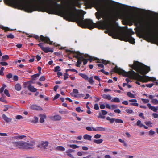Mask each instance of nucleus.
Wrapping results in <instances>:
<instances>
[{
  "label": "nucleus",
  "instance_id": "12",
  "mask_svg": "<svg viewBox=\"0 0 158 158\" xmlns=\"http://www.w3.org/2000/svg\"><path fill=\"white\" fill-rule=\"evenodd\" d=\"M131 20L134 23L135 25H136V26L139 25L141 27H144V22L143 20L137 19L135 17L132 18Z\"/></svg>",
  "mask_w": 158,
  "mask_h": 158
},
{
  "label": "nucleus",
  "instance_id": "35",
  "mask_svg": "<svg viewBox=\"0 0 158 158\" xmlns=\"http://www.w3.org/2000/svg\"><path fill=\"white\" fill-rule=\"evenodd\" d=\"M40 75L39 73L35 74L31 76V77L33 79V80H35V78L38 77Z\"/></svg>",
  "mask_w": 158,
  "mask_h": 158
},
{
  "label": "nucleus",
  "instance_id": "61",
  "mask_svg": "<svg viewBox=\"0 0 158 158\" xmlns=\"http://www.w3.org/2000/svg\"><path fill=\"white\" fill-rule=\"evenodd\" d=\"M102 114L104 115L106 114L108 112L106 110H101Z\"/></svg>",
  "mask_w": 158,
  "mask_h": 158
},
{
  "label": "nucleus",
  "instance_id": "8",
  "mask_svg": "<svg viewBox=\"0 0 158 158\" xmlns=\"http://www.w3.org/2000/svg\"><path fill=\"white\" fill-rule=\"evenodd\" d=\"M98 24L104 29L108 30V31H109V34L110 35H114L115 34V31L110 29L109 24L107 22L101 21L98 22Z\"/></svg>",
  "mask_w": 158,
  "mask_h": 158
},
{
  "label": "nucleus",
  "instance_id": "62",
  "mask_svg": "<svg viewBox=\"0 0 158 158\" xmlns=\"http://www.w3.org/2000/svg\"><path fill=\"white\" fill-rule=\"evenodd\" d=\"M111 109L112 110H114L117 108V106L115 105H111Z\"/></svg>",
  "mask_w": 158,
  "mask_h": 158
},
{
  "label": "nucleus",
  "instance_id": "9",
  "mask_svg": "<svg viewBox=\"0 0 158 158\" xmlns=\"http://www.w3.org/2000/svg\"><path fill=\"white\" fill-rule=\"evenodd\" d=\"M145 34L148 39L158 41V34L152 32L150 30L145 31Z\"/></svg>",
  "mask_w": 158,
  "mask_h": 158
},
{
  "label": "nucleus",
  "instance_id": "40",
  "mask_svg": "<svg viewBox=\"0 0 158 158\" xmlns=\"http://www.w3.org/2000/svg\"><path fill=\"white\" fill-rule=\"evenodd\" d=\"M69 147L72 148L73 149H76L79 147V146L75 144H70L69 145Z\"/></svg>",
  "mask_w": 158,
  "mask_h": 158
},
{
  "label": "nucleus",
  "instance_id": "17",
  "mask_svg": "<svg viewBox=\"0 0 158 158\" xmlns=\"http://www.w3.org/2000/svg\"><path fill=\"white\" fill-rule=\"evenodd\" d=\"M28 90L31 92H36L37 90V89L35 88L34 86H32L31 84H29L27 86Z\"/></svg>",
  "mask_w": 158,
  "mask_h": 158
},
{
  "label": "nucleus",
  "instance_id": "14",
  "mask_svg": "<svg viewBox=\"0 0 158 158\" xmlns=\"http://www.w3.org/2000/svg\"><path fill=\"white\" fill-rule=\"evenodd\" d=\"M49 118L53 121H60L61 120L62 117L59 115H55L54 116L49 117Z\"/></svg>",
  "mask_w": 158,
  "mask_h": 158
},
{
  "label": "nucleus",
  "instance_id": "53",
  "mask_svg": "<svg viewBox=\"0 0 158 158\" xmlns=\"http://www.w3.org/2000/svg\"><path fill=\"white\" fill-rule=\"evenodd\" d=\"M17 119H20L23 118V117L20 115H17L15 117Z\"/></svg>",
  "mask_w": 158,
  "mask_h": 158
},
{
  "label": "nucleus",
  "instance_id": "38",
  "mask_svg": "<svg viewBox=\"0 0 158 158\" xmlns=\"http://www.w3.org/2000/svg\"><path fill=\"white\" fill-rule=\"evenodd\" d=\"M4 93L8 97H10V94L9 93L8 90L6 89L4 90Z\"/></svg>",
  "mask_w": 158,
  "mask_h": 158
},
{
  "label": "nucleus",
  "instance_id": "63",
  "mask_svg": "<svg viewBox=\"0 0 158 158\" xmlns=\"http://www.w3.org/2000/svg\"><path fill=\"white\" fill-rule=\"evenodd\" d=\"M45 80V78L44 76H43L41 77L40 78L39 80L40 81H43Z\"/></svg>",
  "mask_w": 158,
  "mask_h": 158
},
{
  "label": "nucleus",
  "instance_id": "39",
  "mask_svg": "<svg viewBox=\"0 0 158 158\" xmlns=\"http://www.w3.org/2000/svg\"><path fill=\"white\" fill-rule=\"evenodd\" d=\"M38 121V118L37 117L35 116L34 117V119L32 121V122L34 123H36Z\"/></svg>",
  "mask_w": 158,
  "mask_h": 158
},
{
  "label": "nucleus",
  "instance_id": "42",
  "mask_svg": "<svg viewBox=\"0 0 158 158\" xmlns=\"http://www.w3.org/2000/svg\"><path fill=\"white\" fill-rule=\"evenodd\" d=\"M4 106V108L3 110V111H7L9 108L10 107V106H7V105H5Z\"/></svg>",
  "mask_w": 158,
  "mask_h": 158
},
{
  "label": "nucleus",
  "instance_id": "28",
  "mask_svg": "<svg viewBox=\"0 0 158 158\" xmlns=\"http://www.w3.org/2000/svg\"><path fill=\"white\" fill-rule=\"evenodd\" d=\"M98 61L97 62V63H102V64H104L105 65H106L108 63V62L107 61L103 59L100 60L98 59Z\"/></svg>",
  "mask_w": 158,
  "mask_h": 158
},
{
  "label": "nucleus",
  "instance_id": "56",
  "mask_svg": "<svg viewBox=\"0 0 158 158\" xmlns=\"http://www.w3.org/2000/svg\"><path fill=\"white\" fill-rule=\"evenodd\" d=\"M126 111L127 113L129 114H131L133 112V110L131 109H126Z\"/></svg>",
  "mask_w": 158,
  "mask_h": 158
},
{
  "label": "nucleus",
  "instance_id": "18",
  "mask_svg": "<svg viewBox=\"0 0 158 158\" xmlns=\"http://www.w3.org/2000/svg\"><path fill=\"white\" fill-rule=\"evenodd\" d=\"M148 107L153 111L156 112L157 111V110H158V107L157 106L155 107L154 106H152L150 103H148L147 104Z\"/></svg>",
  "mask_w": 158,
  "mask_h": 158
},
{
  "label": "nucleus",
  "instance_id": "55",
  "mask_svg": "<svg viewBox=\"0 0 158 158\" xmlns=\"http://www.w3.org/2000/svg\"><path fill=\"white\" fill-rule=\"evenodd\" d=\"M60 96V94H56V95L54 97L53 100H56V99H57L58 98H59V97Z\"/></svg>",
  "mask_w": 158,
  "mask_h": 158
},
{
  "label": "nucleus",
  "instance_id": "48",
  "mask_svg": "<svg viewBox=\"0 0 158 158\" xmlns=\"http://www.w3.org/2000/svg\"><path fill=\"white\" fill-rule=\"evenodd\" d=\"M76 111H77L78 112H80L81 111V112L83 111V110H81L80 107H77V108H76Z\"/></svg>",
  "mask_w": 158,
  "mask_h": 158
},
{
  "label": "nucleus",
  "instance_id": "21",
  "mask_svg": "<svg viewBox=\"0 0 158 158\" xmlns=\"http://www.w3.org/2000/svg\"><path fill=\"white\" fill-rule=\"evenodd\" d=\"M48 143L47 141L43 142L40 145H38V147H40L41 148L43 147L44 148H45L46 147L48 146Z\"/></svg>",
  "mask_w": 158,
  "mask_h": 158
},
{
  "label": "nucleus",
  "instance_id": "47",
  "mask_svg": "<svg viewBox=\"0 0 158 158\" xmlns=\"http://www.w3.org/2000/svg\"><path fill=\"white\" fill-rule=\"evenodd\" d=\"M154 85V84L153 83H151V84H146L145 85L147 87L151 88V87H152Z\"/></svg>",
  "mask_w": 158,
  "mask_h": 158
},
{
  "label": "nucleus",
  "instance_id": "34",
  "mask_svg": "<svg viewBox=\"0 0 158 158\" xmlns=\"http://www.w3.org/2000/svg\"><path fill=\"white\" fill-rule=\"evenodd\" d=\"M82 63V61L80 59H78L76 66L78 67H80V65Z\"/></svg>",
  "mask_w": 158,
  "mask_h": 158
},
{
  "label": "nucleus",
  "instance_id": "43",
  "mask_svg": "<svg viewBox=\"0 0 158 158\" xmlns=\"http://www.w3.org/2000/svg\"><path fill=\"white\" fill-rule=\"evenodd\" d=\"M4 95L3 94H2V97L1 98H0V101L2 102H4L5 103H6V101L4 99V98L2 97Z\"/></svg>",
  "mask_w": 158,
  "mask_h": 158
},
{
  "label": "nucleus",
  "instance_id": "13",
  "mask_svg": "<svg viewBox=\"0 0 158 158\" xmlns=\"http://www.w3.org/2000/svg\"><path fill=\"white\" fill-rule=\"evenodd\" d=\"M30 109L34 110L41 111L43 110L42 108L36 104H32L30 105L29 107Z\"/></svg>",
  "mask_w": 158,
  "mask_h": 158
},
{
  "label": "nucleus",
  "instance_id": "44",
  "mask_svg": "<svg viewBox=\"0 0 158 158\" xmlns=\"http://www.w3.org/2000/svg\"><path fill=\"white\" fill-rule=\"evenodd\" d=\"M85 96V95L84 94H77V96L76 95H75L74 97H84Z\"/></svg>",
  "mask_w": 158,
  "mask_h": 158
},
{
  "label": "nucleus",
  "instance_id": "36",
  "mask_svg": "<svg viewBox=\"0 0 158 158\" xmlns=\"http://www.w3.org/2000/svg\"><path fill=\"white\" fill-rule=\"evenodd\" d=\"M88 82L91 84H93L94 81L92 77H90L89 78H88Z\"/></svg>",
  "mask_w": 158,
  "mask_h": 158
},
{
  "label": "nucleus",
  "instance_id": "54",
  "mask_svg": "<svg viewBox=\"0 0 158 158\" xmlns=\"http://www.w3.org/2000/svg\"><path fill=\"white\" fill-rule=\"evenodd\" d=\"M101 135L100 134H97L94 136V138L96 139H98L101 137Z\"/></svg>",
  "mask_w": 158,
  "mask_h": 158
},
{
  "label": "nucleus",
  "instance_id": "32",
  "mask_svg": "<svg viewBox=\"0 0 158 158\" xmlns=\"http://www.w3.org/2000/svg\"><path fill=\"white\" fill-rule=\"evenodd\" d=\"M112 102H120L119 98H115L114 99L111 100Z\"/></svg>",
  "mask_w": 158,
  "mask_h": 158
},
{
  "label": "nucleus",
  "instance_id": "33",
  "mask_svg": "<svg viewBox=\"0 0 158 158\" xmlns=\"http://www.w3.org/2000/svg\"><path fill=\"white\" fill-rule=\"evenodd\" d=\"M127 95L129 97L131 98H135V96L133 94L131 93V92H128L127 93Z\"/></svg>",
  "mask_w": 158,
  "mask_h": 158
},
{
  "label": "nucleus",
  "instance_id": "16",
  "mask_svg": "<svg viewBox=\"0 0 158 158\" xmlns=\"http://www.w3.org/2000/svg\"><path fill=\"white\" fill-rule=\"evenodd\" d=\"M148 97L149 98L152 99L151 102L154 104H158V100L156 99H153L154 96L151 95H150L148 96Z\"/></svg>",
  "mask_w": 158,
  "mask_h": 158
},
{
  "label": "nucleus",
  "instance_id": "1",
  "mask_svg": "<svg viewBox=\"0 0 158 158\" xmlns=\"http://www.w3.org/2000/svg\"><path fill=\"white\" fill-rule=\"evenodd\" d=\"M4 2L8 6L27 12L34 11L45 10L49 14H55L60 16L64 15L70 21L76 22L82 28L91 30L98 28L97 24L94 23L90 19L83 20V16L76 14L72 11V8L63 10L61 5L58 4L54 0H47V4L45 6L34 5L32 4V0H4ZM73 9L77 10L74 6Z\"/></svg>",
  "mask_w": 158,
  "mask_h": 158
},
{
  "label": "nucleus",
  "instance_id": "29",
  "mask_svg": "<svg viewBox=\"0 0 158 158\" xmlns=\"http://www.w3.org/2000/svg\"><path fill=\"white\" fill-rule=\"evenodd\" d=\"M103 141V139H94L93 141L94 143L98 144L102 143Z\"/></svg>",
  "mask_w": 158,
  "mask_h": 158
},
{
  "label": "nucleus",
  "instance_id": "11",
  "mask_svg": "<svg viewBox=\"0 0 158 158\" xmlns=\"http://www.w3.org/2000/svg\"><path fill=\"white\" fill-rule=\"evenodd\" d=\"M66 52L67 53L69 52L70 53H73L75 57L77 59H80L81 61H83L84 59H85L83 56L79 57V56L81 55V54L79 52H75L69 50H66Z\"/></svg>",
  "mask_w": 158,
  "mask_h": 158
},
{
  "label": "nucleus",
  "instance_id": "30",
  "mask_svg": "<svg viewBox=\"0 0 158 158\" xmlns=\"http://www.w3.org/2000/svg\"><path fill=\"white\" fill-rule=\"evenodd\" d=\"M87 60H88L90 62H91L93 61V60H98V59H97V58H94H94L93 57H92V56H90L87 59Z\"/></svg>",
  "mask_w": 158,
  "mask_h": 158
},
{
  "label": "nucleus",
  "instance_id": "4",
  "mask_svg": "<svg viewBox=\"0 0 158 158\" xmlns=\"http://www.w3.org/2000/svg\"><path fill=\"white\" fill-rule=\"evenodd\" d=\"M129 66L132 68L142 75L146 74L150 70V68L138 61H134L133 64H129Z\"/></svg>",
  "mask_w": 158,
  "mask_h": 158
},
{
  "label": "nucleus",
  "instance_id": "7",
  "mask_svg": "<svg viewBox=\"0 0 158 158\" xmlns=\"http://www.w3.org/2000/svg\"><path fill=\"white\" fill-rule=\"evenodd\" d=\"M33 37L38 40L39 42H44L45 43L51 45L53 44L56 46H60L59 44H56L55 43H53V42L51 41L49 38L47 36H44L41 35L39 37L37 35H34Z\"/></svg>",
  "mask_w": 158,
  "mask_h": 158
},
{
  "label": "nucleus",
  "instance_id": "46",
  "mask_svg": "<svg viewBox=\"0 0 158 158\" xmlns=\"http://www.w3.org/2000/svg\"><path fill=\"white\" fill-rule=\"evenodd\" d=\"M141 100L143 101V102L144 103H147L149 101V100L148 99L142 98Z\"/></svg>",
  "mask_w": 158,
  "mask_h": 158
},
{
  "label": "nucleus",
  "instance_id": "27",
  "mask_svg": "<svg viewBox=\"0 0 158 158\" xmlns=\"http://www.w3.org/2000/svg\"><path fill=\"white\" fill-rule=\"evenodd\" d=\"M56 149L59 151H64L65 150L64 148L62 146H58L56 148Z\"/></svg>",
  "mask_w": 158,
  "mask_h": 158
},
{
  "label": "nucleus",
  "instance_id": "45",
  "mask_svg": "<svg viewBox=\"0 0 158 158\" xmlns=\"http://www.w3.org/2000/svg\"><path fill=\"white\" fill-rule=\"evenodd\" d=\"M136 125L137 126H139L140 127H141V125L143 124L141 123V121L139 120L137 122Z\"/></svg>",
  "mask_w": 158,
  "mask_h": 158
},
{
  "label": "nucleus",
  "instance_id": "57",
  "mask_svg": "<svg viewBox=\"0 0 158 158\" xmlns=\"http://www.w3.org/2000/svg\"><path fill=\"white\" fill-rule=\"evenodd\" d=\"M64 80H66L67 78H68V74L67 73H64Z\"/></svg>",
  "mask_w": 158,
  "mask_h": 158
},
{
  "label": "nucleus",
  "instance_id": "3",
  "mask_svg": "<svg viewBox=\"0 0 158 158\" xmlns=\"http://www.w3.org/2000/svg\"><path fill=\"white\" fill-rule=\"evenodd\" d=\"M113 71L125 77H128L130 79L136 80L143 82H147L151 80V78L148 76H141L139 73L132 70L126 72L120 68H118L117 66H116L113 69Z\"/></svg>",
  "mask_w": 158,
  "mask_h": 158
},
{
  "label": "nucleus",
  "instance_id": "31",
  "mask_svg": "<svg viewBox=\"0 0 158 158\" xmlns=\"http://www.w3.org/2000/svg\"><path fill=\"white\" fill-rule=\"evenodd\" d=\"M118 140L120 142L123 144L124 146H125V147H127V144L125 142L124 140L122 139H119Z\"/></svg>",
  "mask_w": 158,
  "mask_h": 158
},
{
  "label": "nucleus",
  "instance_id": "51",
  "mask_svg": "<svg viewBox=\"0 0 158 158\" xmlns=\"http://www.w3.org/2000/svg\"><path fill=\"white\" fill-rule=\"evenodd\" d=\"M0 64L2 66H7L8 65V64L7 62H1Z\"/></svg>",
  "mask_w": 158,
  "mask_h": 158
},
{
  "label": "nucleus",
  "instance_id": "52",
  "mask_svg": "<svg viewBox=\"0 0 158 158\" xmlns=\"http://www.w3.org/2000/svg\"><path fill=\"white\" fill-rule=\"evenodd\" d=\"M7 37L8 38L13 39L14 38V36L11 34H10L9 35H7Z\"/></svg>",
  "mask_w": 158,
  "mask_h": 158
},
{
  "label": "nucleus",
  "instance_id": "23",
  "mask_svg": "<svg viewBox=\"0 0 158 158\" xmlns=\"http://www.w3.org/2000/svg\"><path fill=\"white\" fill-rule=\"evenodd\" d=\"M102 98L105 99H107L109 100H110L111 99V96L109 95H106V94H104L102 96Z\"/></svg>",
  "mask_w": 158,
  "mask_h": 158
},
{
  "label": "nucleus",
  "instance_id": "19",
  "mask_svg": "<svg viewBox=\"0 0 158 158\" xmlns=\"http://www.w3.org/2000/svg\"><path fill=\"white\" fill-rule=\"evenodd\" d=\"M3 119L6 121V123H9L11 122L12 121V119L8 118L4 114H3L2 115Z\"/></svg>",
  "mask_w": 158,
  "mask_h": 158
},
{
  "label": "nucleus",
  "instance_id": "10",
  "mask_svg": "<svg viewBox=\"0 0 158 158\" xmlns=\"http://www.w3.org/2000/svg\"><path fill=\"white\" fill-rule=\"evenodd\" d=\"M44 43L41 42L40 43L37 44L38 46L40 47L41 50L44 51V52L46 53L50 52L52 53L53 52V49L49 47H44L43 45L44 44Z\"/></svg>",
  "mask_w": 158,
  "mask_h": 158
},
{
  "label": "nucleus",
  "instance_id": "41",
  "mask_svg": "<svg viewBox=\"0 0 158 158\" xmlns=\"http://www.w3.org/2000/svg\"><path fill=\"white\" fill-rule=\"evenodd\" d=\"M60 67L59 66H57L55 67L54 68V72H57V71H60Z\"/></svg>",
  "mask_w": 158,
  "mask_h": 158
},
{
  "label": "nucleus",
  "instance_id": "58",
  "mask_svg": "<svg viewBox=\"0 0 158 158\" xmlns=\"http://www.w3.org/2000/svg\"><path fill=\"white\" fill-rule=\"evenodd\" d=\"M74 150H72L71 149H68V150H67L65 152L66 153H71L73 152H74Z\"/></svg>",
  "mask_w": 158,
  "mask_h": 158
},
{
  "label": "nucleus",
  "instance_id": "60",
  "mask_svg": "<svg viewBox=\"0 0 158 158\" xmlns=\"http://www.w3.org/2000/svg\"><path fill=\"white\" fill-rule=\"evenodd\" d=\"M130 105H133V106H139V104L137 103H135V102L131 103H130Z\"/></svg>",
  "mask_w": 158,
  "mask_h": 158
},
{
  "label": "nucleus",
  "instance_id": "49",
  "mask_svg": "<svg viewBox=\"0 0 158 158\" xmlns=\"http://www.w3.org/2000/svg\"><path fill=\"white\" fill-rule=\"evenodd\" d=\"M94 109L96 110H98L99 109V107L98 104L96 103L94 104Z\"/></svg>",
  "mask_w": 158,
  "mask_h": 158
},
{
  "label": "nucleus",
  "instance_id": "20",
  "mask_svg": "<svg viewBox=\"0 0 158 158\" xmlns=\"http://www.w3.org/2000/svg\"><path fill=\"white\" fill-rule=\"evenodd\" d=\"M39 116L40 117V122L41 123L44 122V119L46 118V116L45 114H40Z\"/></svg>",
  "mask_w": 158,
  "mask_h": 158
},
{
  "label": "nucleus",
  "instance_id": "64",
  "mask_svg": "<svg viewBox=\"0 0 158 158\" xmlns=\"http://www.w3.org/2000/svg\"><path fill=\"white\" fill-rule=\"evenodd\" d=\"M13 79L15 81H17L18 80V77L17 75H15L13 77Z\"/></svg>",
  "mask_w": 158,
  "mask_h": 158
},
{
  "label": "nucleus",
  "instance_id": "24",
  "mask_svg": "<svg viewBox=\"0 0 158 158\" xmlns=\"http://www.w3.org/2000/svg\"><path fill=\"white\" fill-rule=\"evenodd\" d=\"M79 75L85 80H87L88 79V76L85 74L80 73L79 74Z\"/></svg>",
  "mask_w": 158,
  "mask_h": 158
},
{
  "label": "nucleus",
  "instance_id": "25",
  "mask_svg": "<svg viewBox=\"0 0 158 158\" xmlns=\"http://www.w3.org/2000/svg\"><path fill=\"white\" fill-rule=\"evenodd\" d=\"M15 88L17 91H19L21 89V86L20 84H17L15 85Z\"/></svg>",
  "mask_w": 158,
  "mask_h": 158
},
{
  "label": "nucleus",
  "instance_id": "50",
  "mask_svg": "<svg viewBox=\"0 0 158 158\" xmlns=\"http://www.w3.org/2000/svg\"><path fill=\"white\" fill-rule=\"evenodd\" d=\"M2 58L3 59L7 60L9 58V57L7 55H5L2 56Z\"/></svg>",
  "mask_w": 158,
  "mask_h": 158
},
{
  "label": "nucleus",
  "instance_id": "26",
  "mask_svg": "<svg viewBox=\"0 0 158 158\" xmlns=\"http://www.w3.org/2000/svg\"><path fill=\"white\" fill-rule=\"evenodd\" d=\"M0 28L4 30L5 32H6L8 31H10V30L8 27H4L1 25H0Z\"/></svg>",
  "mask_w": 158,
  "mask_h": 158
},
{
  "label": "nucleus",
  "instance_id": "6",
  "mask_svg": "<svg viewBox=\"0 0 158 158\" xmlns=\"http://www.w3.org/2000/svg\"><path fill=\"white\" fill-rule=\"evenodd\" d=\"M129 33H124L121 34L120 35V40L134 44L135 43V39L132 37L131 35L134 34V32L132 29H129Z\"/></svg>",
  "mask_w": 158,
  "mask_h": 158
},
{
  "label": "nucleus",
  "instance_id": "59",
  "mask_svg": "<svg viewBox=\"0 0 158 158\" xmlns=\"http://www.w3.org/2000/svg\"><path fill=\"white\" fill-rule=\"evenodd\" d=\"M12 77V75L11 73H9L6 75V78L8 79L11 78Z\"/></svg>",
  "mask_w": 158,
  "mask_h": 158
},
{
  "label": "nucleus",
  "instance_id": "22",
  "mask_svg": "<svg viewBox=\"0 0 158 158\" xmlns=\"http://www.w3.org/2000/svg\"><path fill=\"white\" fill-rule=\"evenodd\" d=\"M92 136L88 134H85L83 136V138L89 141L91 140Z\"/></svg>",
  "mask_w": 158,
  "mask_h": 158
},
{
  "label": "nucleus",
  "instance_id": "15",
  "mask_svg": "<svg viewBox=\"0 0 158 158\" xmlns=\"http://www.w3.org/2000/svg\"><path fill=\"white\" fill-rule=\"evenodd\" d=\"M106 130V128L102 127H96V128L93 127V131H104Z\"/></svg>",
  "mask_w": 158,
  "mask_h": 158
},
{
  "label": "nucleus",
  "instance_id": "37",
  "mask_svg": "<svg viewBox=\"0 0 158 158\" xmlns=\"http://www.w3.org/2000/svg\"><path fill=\"white\" fill-rule=\"evenodd\" d=\"M115 122L116 123H123L122 120L119 119H115Z\"/></svg>",
  "mask_w": 158,
  "mask_h": 158
},
{
  "label": "nucleus",
  "instance_id": "2",
  "mask_svg": "<svg viewBox=\"0 0 158 158\" xmlns=\"http://www.w3.org/2000/svg\"><path fill=\"white\" fill-rule=\"evenodd\" d=\"M87 5L91 8L94 6L98 11L95 13L96 18L99 20L101 17L104 19H108L114 17V15L110 10V8L104 6L95 0H90L87 2Z\"/></svg>",
  "mask_w": 158,
  "mask_h": 158
},
{
  "label": "nucleus",
  "instance_id": "5",
  "mask_svg": "<svg viewBox=\"0 0 158 158\" xmlns=\"http://www.w3.org/2000/svg\"><path fill=\"white\" fill-rule=\"evenodd\" d=\"M12 143L13 146L19 149H28L33 148V144L24 141L13 142Z\"/></svg>",
  "mask_w": 158,
  "mask_h": 158
}]
</instances>
